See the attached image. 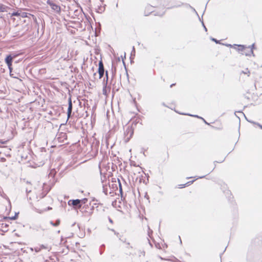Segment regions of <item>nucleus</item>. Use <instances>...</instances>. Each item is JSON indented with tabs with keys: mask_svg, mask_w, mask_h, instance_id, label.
Instances as JSON below:
<instances>
[{
	"mask_svg": "<svg viewBox=\"0 0 262 262\" xmlns=\"http://www.w3.org/2000/svg\"><path fill=\"white\" fill-rule=\"evenodd\" d=\"M104 166L105 165H99V168L101 175V180L102 185L103 192L105 194L107 195L108 192L107 185L109 184L110 182V180H107V178L109 177L110 174L107 175V174H105V173L103 172L104 170L103 166Z\"/></svg>",
	"mask_w": 262,
	"mask_h": 262,
	"instance_id": "obj_1",
	"label": "nucleus"
},
{
	"mask_svg": "<svg viewBox=\"0 0 262 262\" xmlns=\"http://www.w3.org/2000/svg\"><path fill=\"white\" fill-rule=\"evenodd\" d=\"M134 134V130L132 127L128 126L126 127L124 131L125 141L127 142L129 141Z\"/></svg>",
	"mask_w": 262,
	"mask_h": 262,
	"instance_id": "obj_2",
	"label": "nucleus"
},
{
	"mask_svg": "<svg viewBox=\"0 0 262 262\" xmlns=\"http://www.w3.org/2000/svg\"><path fill=\"white\" fill-rule=\"evenodd\" d=\"M15 57V55L12 56L11 55H8L5 58V62L7 63L9 72L11 73L12 72V64L13 58Z\"/></svg>",
	"mask_w": 262,
	"mask_h": 262,
	"instance_id": "obj_3",
	"label": "nucleus"
},
{
	"mask_svg": "<svg viewBox=\"0 0 262 262\" xmlns=\"http://www.w3.org/2000/svg\"><path fill=\"white\" fill-rule=\"evenodd\" d=\"M47 4L51 7V9L57 13H59L60 12V7L55 3L53 2L48 1Z\"/></svg>",
	"mask_w": 262,
	"mask_h": 262,
	"instance_id": "obj_4",
	"label": "nucleus"
},
{
	"mask_svg": "<svg viewBox=\"0 0 262 262\" xmlns=\"http://www.w3.org/2000/svg\"><path fill=\"white\" fill-rule=\"evenodd\" d=\"M117 182H114L113 183L112 182L111 185L109 184L107 185V188L108 190V193H113L114 191H115L116 190L118 189V184H117Z\"/></svg>",
	"mask_w": 262,
	"mask_h": 262,
	"instance_id": "obj_5",
	"label": "nucleus"
},
{
	"mask_svg": "<svg viewBox=\"0 0 262 262\" xmlns=\"http://www.w3.org/2000/svg\"><path fill=\"white\" fill-rule=\"evenodd\" d=\"M69 205H73L74 207H77L78 208H80L81 206V204H80V200H69L68 202Z\"/></svg>",
	"mask_w": 262,
	"mask_h": 262,
	"instance_id": "obj_6",
	"label": "nucleus"
},
{
	"mask_svg": "<svg viewBox=\"0 0 262 262\" xmlns=\"http://www.w3.org/2000/svg\"><path fill=\"white\" fill-rule=\"evenodd\" d=\"M72 102L71 98L70 97L68 99V113H67L68 118H70V117L71 115V113H72Z\"/></svg>",
	"mask_w": 262,
	"mask_h": 262,
	"instance_id": "obj_7",
	"label": "nucleus"
},
{
	"mask_svg": "<svg viewBox=\"0 0 262 262\" xmlns=\"http://www.w3.org/2000/svg\"><path fill=\"white\" fill-rule=\"evenodd\" d=\"M255 44L253 43L252 45L249 46L248 47V48L250 49V51L249 53H243V54H245L247 56H251V55L253 56H254V54L253 53V49L254 48Z\"/></svg>",
	"mask_w": 262,
	"mask_h": 262,
	"instance_id": "obj_8",
	"label": "nucleus"
},
{
	"mask_svg": "<svg viewBox=\"0 0 262 262\" xmlns=\"http://www.w3.org/2000/svg\"><path fill=\"white\" fill-rule=\"evenodd\" d=\"M112 182L113 183L117 182V184H118V186L119 187V191L121 193H122V188L121 184L120 182V180L118 178H112Z\"/></svg>",
	"mask_w": 262,
	"mask_h": 262,
	"instance_id": "obj_9",
	"label": "nucleus"
},
{
	"mask_svg": "<svg viewBox=\"0 0 262 262\" xmlns=\"http://www.w3.org/2000/svg\"><path fill=\"white\" fill-rule=\"evenodd\" d=\"M214 166H205L203 168V169L205 171V173L208 174L211 172L214 169Z\"/></svg>",
	"mask_w": 262,
	"mask_h": 262,
	"instance_id": "obj_10",
	"label": "nucleus"
},
{
	"mask_svg": "<svg viewBox=\"0 0 262 262\" xmlns=\"http://www.w3.org/2000/svg\"><path fill=\"white\" fill-rule=\"evenodd\" d=\"M234 48L236 49L238 51H243L246 48V46L244 45H234Z\"/></svg>",
	"mask_w": 262,
	"mask_h": 262,
	"instance_id": "obj_11",
	"label": "nucleus"
},
{
	"mask_svg": "<svg viewBox=\"0 0 262 262\" xmlns=\"http://www.w3.org/2000/svg\"><path fill=\"white\" fill-rule=\"evenodd\" d=\"M56 168H52L50 170V172L49 174V176L50 177H52V178H53L54 177L55 175L56 174Z\"/></svg>",
	"mask_w": 262,
	"mask_h": 262,
	"instance_id": "obj_12",
	"label": "nucleus"
},
{
	"mask_svg": "<svg viewBox=\"0 0 262 262\" xmlns=\"http://www.w3.org/2000/svg\"><path fill=\"white\" fill-rule=\"evenodd\" d=\"M8 7L6 5L0 3V12H7Z\"/></svg>",
	"mask_w": 262,
	"mask_h": 262,
	"instance_id": "obj_13",
	"label": "nucleus"
},
{
	"mask_svg": "<svg viewBox=\"0 0 262 262\" xmlns=\"http://www.w3.org/2000/svg\"><path fill=\"white\" fill-rule=\"evenodd\" d=\"M98 64H99L98 72H104L103 63L102 60H100L99 61Z\"/></svg>",
	"mask_w": 262,
	"mask_h": 262,
	"instance_id": "obj_14",
	"label": "nucleus"
},
{
	"mask_svg": "<svg viewBox=\"0 0 262 262\" xmlns=\"http://www.w3.org/2000/svg\"><path fill=\"white\" fill-rule=\"evenodd\" d=\"M194 180H192V181H189V182H188L187 183H186V184H181V185H179V188H184L186 186H189L190 185V184H192L193 182H194Z\"/></svg>",
	"mask_w": 262,
	"mask_h": 262,
	"instance_id": "obj_15",
	"label": "nucleus"
},
{
	"mask_svg": "<svg viewBox=\"0 0 262 262\" xmlns=\"http://www.w3.org/2000/svg\"><path fill=\"white\" fill-rule=\"evenodd\" d=\"M50 224L53 226H57L60 224V221L59 220H57L56 223H54L52 221L50 222Z\"/></svg>",
	"mask_w": 262,
	"mask_h": 262,
	"instance_id": "obj_16",
	"label": "nucleus"
},
{
	"mask_svg": "<svg viewBox=\"0 0 262 262\" xmlns=\"http://www.w3.org/2000/svg\"><path fill=\"white\" fill-rule=\"evenodd\" d=\"M242 73H243L244 74H247L248 76H249L250 72L248 69H246L244 71H242Z\"/></svg>",
	"mask_w": 262,
	"mask_h": 262,
	"instance_id": "obj_17",
	"label": "nucleus"
},
{
	"mask_svg": "<svg viewBox=\"0 0 262 262\" xmlns=\"http://www.w3.org/2000/svg\"><path fill=\"white\" fill-rule=\"evenodd\" d=\"M39 247L41 248V250L42 249H47L48 251L51 250V248L43 245H40Z\"/></svg>",
	"mask_w": 262,
	"mask_h": 262,
	"instance_id": "obj_18",
	"label": "nucleus"
},
{
	"mask_svg": "<svg viewBox=\"0 0 262 262\" xmlns=\"http://www.w3.org/2000/svg\"><path fill=\"white\" fill-rule=\"evenodd\" d=\"M51 209H52L51 207H48L47 209H45L43 210H37V211L40 213H42L43 211H47V210H51Z\"/></svg>",
	"mask_w": 262,
	"mask_h": 262,
	"instance_id": "obj_19",
	"label": "nucleus"
},
{
	"mask_svg": "<svg viewBox=\"0 0 262 262\" xmlns=\"http://www.w3.org/2000/svg\"><path fill=\"white\" fill-rule=\"evenodd\" d=\"M88 201V199L86 198H84L83 199L80 200V204H85Z\"/></svg>",
	"mask_w": 262,
	"mask_h": 262,
	"instance_id": "obj_20",
	"label": "nucleus"
},
{
	"mask_svg": "<svg viewBox=\"0 0 262 262\" xmlns=\"http://www.w3.org/2000/svg\"><path fill=\"white\" fill-rule=\"evenodd\" d=\"M34 250L36 252H38L41 250V248L39 246H37L34 248Z\"/></svg>",
	"mask_w": 262,
	"mask_h": 262,
	"instance_id": "obj_21",
	"label": "nucleus"
},
{
	"mask_svg": "<svg viewBox=\"0 0 262 262\" xmlns=\"http://www.w3.org/2000/svg\"><path fill=\"white\" fill-rule=\"evenodd\" d=\"M181 114H182V113ZM183 115H188V116H193V117H196V118H200V119H201V118H202V117H199V116H198V115H190V114H183Z\"/></svg>",
	"mask_w": 262,
	"mask_h": 262,
	"instance_id": "obj_22",
	"label": "nucleus"
},
{
	"mask_svg": "<svg viewBox=\"0 0 262 262\" xmlns=\"http://www.w3.org/2000/svg\"><path fill=\"white\" fill-rule=\"evenodd\" d=\"M99 78L101 79L104 75V72H98Z\"/></svg>",
	"mask_w": 262,
	"mask_h": 262,
	"instance_id": "obj_23",
	"label": "nucleus"
},
{
	"mask_svg": "<svg viewBox=\"0 0 262 262\" xmlns=\"http://www.w3.org/2000/svg\"><path fill=\"white\" fill-rule=\"evenodd\" d=\"M19 15H20V13H18V12H14L12 13V16H19Z\"/></svg>",
	"mask_w": 262,
	"mask_h": 262,
	"instance_id": "obj_24",
	"label": "nucleus"
},
{
	"mask_svg": "<svg viewBox=\"0 0 262 262\" xmlns=\"http://www.w3.org/2000/svg\"><path fill=\"white\" fill-rule=\"evenodd\" d=\"M61 58H62L64 60H68V58H69V55L67 54V55L66 56H61Z\"/></svg>",
	"mask_w": 262,
	"mask_h": 262,
	"instance_id": "obj_25",
	"label": "nucleus"
},
{
	"mask_svg": "<svg viewBox=\"0 0 262 262\" xmlns=\"http://www.w3.org/2000/svg\"><path fill=\"white\" fill-rule=\"evenodd\" d=\"M17 214L16 213L14 216L10 217V219L11 220H16L17 219Z\"/></svg>",
	"mask_w": 262,
	"mask_h": 262,
	"instance_id": "obj_26",
	"label": "nucleus"
},
{
	"mask_svg": "<svg viewBox=\"0 0 262 262\" xmlns=\"http://www.w3.org/2000/svg\"><path fill=\"white\" fill-rule=\"evenodd\" d=\"M148 236L149 237H150V234H152V231L150 229L149 227H148Z\"/></svg>",
	"mask_w": 262,
	"mask_h": 262,
	"instance_id": "obj_27",
	"label": "nucleus"
},
{
	"mask_svg": "<svg viewBox=\"0 0 262 262\" xmlns=\"http://www.w3.org/2000/svg\"><path fill=\"white\" fill-rule=\"evenodd\" d=\"M211 40L213 41H214L215 43H220V41L216 39L215 38H211Z\"/></svg>",
	"mask_w": 262,
	"mask_h": 262,
	"instance_id": "obj_28",
	"label": "nucleus"
},
{
	"mask_svg": "<svg viewBox=\"0 0 262 262\" xmlns=\"http://www.w3.org/2000/svg\"><path fill=\"white\" fill-rule=\"evenodd\" d=\"M1 162H6V159L5 158H1Z\"/></svg>",
	"mask_w": 262,
	"mask_h": 262,
	"instance_id": "obj_29",
	"label": "nucleus"
},
{
	"mask_svg": "<svg viewBox=\"0 0 262 262\" xmlns=\"http://www.w3.org/2000/svg\"><path fill=\"white\" fill-rule=\"evenodd\" d=\"M165 13V11H163L162 12V13H160V14H155V15H159V16H163L164 15V14Z\"/></svg>",
	"mask_w": 262,
	"mask_h": 262,
	"instance_id": "obj_30",
	"label": "nucleus"
},
{
	"mask_svg": "<svg viewBox=\"0 0 262 262\" xmlns=\"http://www.w3.org/2000/svg\"><path fill=\"white\" fill-rule=\"evenodd\" d=\"M10 75L11 77H12L13 78H17V77L14 76V74H12V72L11 73L10 72Z\"/></svg>",
	"mask_w": 262,
	"mask_h": 262,
	"instance_id": "obj_31",
	"label": "nucleus"
},
{
	"mask_svg": "<svg viewBox=\"0 0 262 262\" xmlns=\"http://www.w3.org/2000/svg\"><path fill=\"white\" fill-rule=\"evenodd\" d=\"M26 193L28 194V193H30L31 192V190L30 189L29 190L28 188L26 189Z\"/></svg>",
	"mask_w": 262,
	"mask_h": 262,
	"instance_id": "obj_32",
	"label": "nucleus"
},
{
	"mask_svg": "<svg viewBox=\"0 0 262 262\" xmlns=\"http://www.w3.org/2000/svg\"><path fill=\"white\" fill-rule=\"evenodd\" d=\"M106 77V80L108 79V73L107 71H106L105 72Z\"/></svg>",
	"mask_w": 262,
	"mask_h": 262,
	"instance_id": "obj_33",
	"label": "nucleus"
},
{
	"mask_svg": "<svg viewBox=\"0 0 262 262\" xmlns=\"http://www.w3.org/2000/svg\"><path fill=\"white\" fill-rule=\"evenodd\" d=\"M201 119H202V120L204 121V122L206 124H209V123H207V122H206V121L204 118H203L202 117Z\"/></svg>",
	"mask_w": 262,
	"mask_h": 262,
	"instance_id": "obj_34",
	"label": "nucleus"
},
{
	"mask_svg": "<svg viewBox=\"0 0 262 262\" xmlns=\"http://www.w3.org/2000/svg\"><path fill=\"white\" fill-rule=\"evenodd\" d=\"M257 124L260 127V128L262 129V125L259 124H258V123Z\"/></svg>",
	"mask_w": 262,
	"mask_h": 262,
	"instance_id": "obj_35",
	"label": "nucleus"
},
{
	"mask_svg": "<svg viewBox=\"0 0 262 262\" xmlns=\"http://www.w3.org/2000/svg\"><path fill=\"white\" fill-rule=\"evenodd\" d=\"M175 84L173 83L170 85V88H172Z\"/></svg>",
	"mask_w": 262,
	"mask_h": 262,
	"instance_id": "obj_36",
	"label": "nucleus"
},
{
	"mask_svg": "<svg viewBox=\"0 0 262 262\" xmlns=\"http://www.w3.org/2000/svg\"><path fill=\"white\" fill-rule=\"evenodd\" d=\"M204 177H205V176H201V177H199V178L202 179V178H204Z\"/></svg>",
	"mask_w": 262,
	"mask_h": 262,
	"instance_id": "obj_37",
	"label": "nucleus"
},
{
	"mask_svg": "<svg viewBox=\"0 0 262 262\" xmlns=\"http://www.w3.org/2000/svg\"><path fill=\"white\" fill-rule=\"evenodd\" d=\"M202 23L203 26L204 27L205 25H204V24L203 21H202Z\"/></svg>",
	"mask_w": 262,
	"mask_h": 262,
	"instance_id": "obj_38",
	"label": "nucleus"
},
{
	"mask_svg": "<svg viewBox=\"0 0 262 262\" xmlns=\"http://www.w3.org/2000/svg\"><path fill=\"white\" fill-rule=\"evenodd\" d=\"M227 46H230V47H231L232 46L231 45H229V44H228V45H226Z\"/></svg>",
	"mask_w": 262,
	"mask_h": 262,
	"instance_id": "obj_39",
	"label": "nucleus"
},
{
	"mask_svg": "<svg viewBox=\"0 0 262 262\" xmlns=\"http://www.w3.org/2000/svg\"><path fill=\"white\" fill-rule=\"evenodd\" d=\"M133 51L135 52V48H134V47H133Z\"/></svg>",
	"mask_w": 262,
	"mask_h": 262,
	"instance_id": "obj_40",
	"label": "nucleus"
},
{
	"mask_svg": "<svg viewBox=\"0 0 262 262\" xmlns=\"http://www.w3.org/2000/svg\"><path fill=\"white\" fill-rule=\"evenodd\" d=\"M204 29H205V31H207V28H206V27H205V26H204Z\"/></svg>",
	"mask_w": 262,
	"mask_h": 262,
	"instance_id": "obj_41",
	"label": "nucleus"
},
{
	"mask_svg": "<svg viewBox=\"0 0 262 262\" xmlns=\"http://www.w3.org/2000/svg\"><path fill=\"white\" fill-rule=\"evenodd\" d=\"M249 121V122H251V123H253L255 124V123H254V122H251V121Z\"/></svg>",
	"mask_w": 262,
	"mask_h": 262,
	"instance_id": "obj_42",
	"label": "nucleus"
},
{
	"mask_svg": "<svg viewBox=\"0 0 262 262\" xmlns=\"http://www.w3.org/2000/svg\"><path fill=\"white\" fill-rule=\"evenodd\" d=\"M29 199H30V200H32V199L31 196H30V197H29Z\"/></svg>",
	"mask_w": 262,
	"mask_h": 262,
	"instance_id": "obj_43",
	"label": "nucleus"
},
{
	"mask_svg": "<svg viewBox=\"0 0 262 262\" xmlns=\"http://www.w3.org/2000/svg\"><path fill=\"white\" fill-rule=\"evenodd\" d=\"M31 167H32V168H36V167H35V166H31Z\"/></svg>",
	"mask_w": 262,
	"mask_h": 262,
	"instance_id": "obj_44",
	"label": "nucleus"
},
{
	"mask_svg": "<svg viewBox=\"0 0 262 262\" xmlns=\"http://www.w3.org/2000/svg\"><path fill=\"white\" fill-rule=\"evenodd\" d=\"M27 183H28V184H30V182H28V181L27 182Z\"/></svg>",
	"mask_w": 262,
	"mask_h": 262,
	"instance_id": "obj_45",
	"label": "nucleus"
},
{
	"mask_svg": "<svg viewBox=\"0 0 262 262\" xmlns=\"http://www.w3.org/2000/svg\"><path fill=\"white\" fill-rule=\"evenodd\" d=\"M46 194H45L44 195L42 196L41 198H43V196L46 195Z\"/></svg>",
	"mask_w": 262,
	"mask_h": 262,
	"instance_id": "obj_46",
	"label": "nucleus"
},
{
	"mask_svg": "<svg viewBox=\"0 0 262 262\" xmlns=\"http://www.w3.org/2000/svg\"><path fill=\"white\" fill-rule=\"evenodd\" d=\"M110 221L111 222H112V220H111V219L110 220Z\"/></svg>",
	"mask_w": 262,
	"mask_h": 262,
	"instance_id": "obj_47",
	"label": "nucleus"
}]
</instances>
